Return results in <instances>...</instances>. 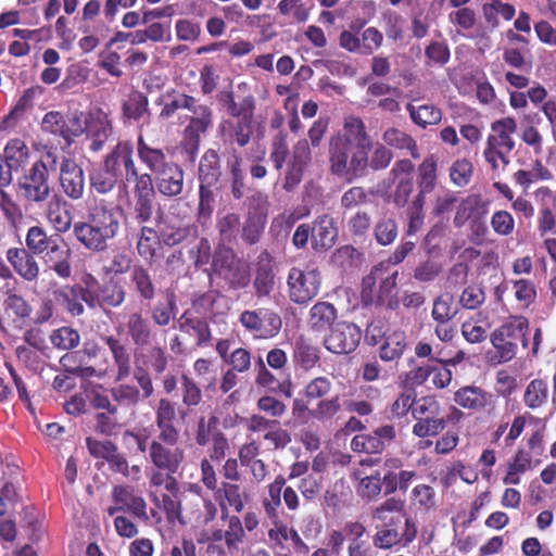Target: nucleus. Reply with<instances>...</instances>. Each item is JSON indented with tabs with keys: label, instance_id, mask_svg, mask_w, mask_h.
<instances>
[{
	"label": "nucleus",
	"instance_id": "obj_54",
	"mask_svg": "<svg viewBox=\"0 0 556 556\" xmlns=\"http://www.w3.org/2000/svg\"><path fill=\"white\" fill-rule=\"evenodd\" d=\"M549 397L548 383L544 379L531 380L523 393V403L530 409H538L547 404Z\"/></svg>",
	"mask_w": 556,
	"mask_h": 556
},
{
	"label": "nucleus",
	"instance_id": "obj_17",
	"mask_svg": "<svg viewBox=\"0 0 556 556\" xmlns=\"http://www.w3.org/2000/svg\"><path fill=\"white\" fill-rule=\"evenodd\" d=\"M456 405L470 412H483L495 415L497 412L498 396L477 386H465L454 393Z\"/></svg>",
	"mask_w": 556,
	"mask_h": 556
},
{
	"label": "nucleus",
	"instance_id": "obj_58",
	"mask_svg": "<svg viewBox=\"0 0 556 556\" xmlns=\"http://www.w3.org/2000/svg\"><path fill=\"white\" fill-rule=\"evenodd\" d=\"M225 103L227 106L228 114L237 119L254 118L255 111V98L249 94L242 98L240 101H236L232 91L225 94Z\"/></svg>",
	"mask_w": 556,
	"mask_h": 556
},
{
	"label": "nucleus",
	"instance_id": "obj_26",
	"mask_svg": "<svg viewBox=\"0 0 556 556\" xmlns=\"http://www.w3.org/2000/svg\"><path fill=\"white\" fill-rule=\"evenodd\" d=\"M135 198V219L138 223H148L151 220L154 212L155 189L153 177H141L134 184Z\"/></svg>",
	"mask_w": 556,
	"mask_h": 556
},
{
	"label": "nucleus",
	"instance_id": "obj_18",
	"mask_svg": "<svg viewBox=\"0 0 556 556\" xmlns=\"http://www.w3.org/2000/svg\"><path fill=\"white\" fill-rule=\"evenodd\" d=\"M362 339V330L353 323H338L325 338V348L334 354H349L356 350Z\"/></svg>",
	"mask_w": 556,
	"mask_h": 556
},
{
	"label": "nucleus",
	"instance_id": "obj_42",
	"mask_svg": "<svg viewBox=\"0 0 556 556\" xmlns=\"http://www.w3.org/2000/svg\"><path fill=\"white\" fill-rule=\"evenodd\" d=\"M220 156L217 150L207 149L201 156L198 169L200 186L214 187L222 178Z\"/></svg>",
	"mask_w": 556,
	"mask_h": 556
},
{
	"label": "nucleus",
	"instance_id": "obj_53",
	"mask_svg": "<svg viewBox=\"0 0 556 556\" xmlns=\"http://www.w3.org/2000/svg\"><path fill=\"white\" fill-rule=\"evenodd\" d=\"M43 91L45 89L38 85L25 89L11 112L4 117L2 122L4 127L12 126L17 118L22 117L28 110H31L35 99L41 96Z\"/></svg>",
	"mask_w": 556,
	"mask_h": 556
},
{
	"label": "nucleus",
	"instance_id": "obj_38",
	"mask_svg": "<svg viewBox=\"0 0 556 556\" xmlns=\"http://www.w3.org/2000/svg\"><path fill=\"white\" fill-rule=\"evenodd\" d=\"M178 323L181 331L197 337L198 348H204L211 343L212 330L206 317L194 315L192 311H185Z\"/></svg>",
	"mask_w": 556,
	"mask_h": 556
},
{
	"label": "nucleus",
	"instance_id": "obj_16",
	"mask_svg": "<svg viewBox=\"0 0 556 556\" xmlns=\"http://www.w3.org/2000/svg\"><path fill=\"white\" fill-rule=\"evenodd\" d=\"M377 532L372 536V544L380 549H391L394 546H408L418 534V528L413 518L406 517L404 530L401 532L397 526L377 525Z\"/></svg>",
	"mask_w": 556,
	"mask_h": 556
},
{
	"label": "nucleus",
	"instance_id": "obj_40",
	"mask_svg": "<svg viewBox=\"0 0 556 556\" xmlns=\"http://www.w3.org/2000/svg\"><path fill=\"white\" fill-rule=\"evenodd\" d=\"M405 516V502L395 496L388 497L371 509V518L378 525L399 526Z\"/></svg>",
	"mask_w": 556,
	"mask_h": 556
},
{
	"label": "nucleus",
	"instance_id": "obj_9",
	"mask_svg": "<svg viewBox=\"0 0 556 556\" xmlns=\"http://www.w3.org/2000/svg\"><path fill=\"white\" fill-rule=\"evenodd\" d=\"M180 434L159 433L149 445V458L156 469L168 473L178 472L185 460V451L178 446Z\"/></svg>",
	"mask_w": 556,
	"mask_h": 556
},
{
	"label": "nucleus",
	"instance_id": "obj_43",
	"mask_svg": "<svg viewBox=\"0 0 556 556\" xmlns=\"http://www.w3.org/2000/svg\"><path fill=\"white\" fill-rule=\"evenodd\" d=\"M292 359L295 366L308 371L319 363V350L302 334L293 343Z\"/></svg>",
	"mask_w": 556,
	"mask_h": 556
},
{
	"label": "nucleus",
	"instance_id": "obj_11",
	"mask_svg": "<svg viewBox=\"0 0 556 556\" xmlns=\"http://www.w3.org/2000/svg\"><path fill=\"white\" fill-rule=\"evenodd\" d=\"M90 406L98 413L94 415V430L103 435H112L121 426L118 409L101 386L87 392Z\"/></svg>",
	"mask_w": 556,
	"mask_h": 556
},
{
	"label": "nucleus",
	"instance_id": "obj_31",
	"mask_svg": "<svg viewBox=\"0 0 556 556\" xmlns=\"http://www.w3.org/2000/svg\"><path fill=\"white\" fill-rule=\"evenodd\" d=\"M312 249L314 251L325 252L336 244L339 235L338 227L329 214L317 216L312 224Z\"/></svg>",
	"mask_w": 556,
	"mask_h": 556
},
{
	"label": "nucleus",
	"instance_id": "obj_10",
	"mask_svg": "<svg viewBox=\"0 0 556 556\" xmlns=\"http://www.w3.org/2000/svg\"><path fill=\"white\" fill-rule=\"evenodd\" d=\"M268 206L267 198L262 193L249 199L248 211L239 232L244 244L251 247L261 241L267 224Z\"/></svg>",
	"mask_w": 556,
	"mask_h": 556
},
{
	"label": "nucleus",
	"instance_id": "obj_15",
	"mask_svg": "<svg viewBox=\"0 0 556 556\" xmlns=\"http://www.w3.org/2000/svg\"><path fill=\"white\" fill-rule=\"evenodd\" d=\"M312 149L307 139L298 140L292 148L290 160L282 178V189L287 192L295 190L303 180L306 168L312 163Z\"/></svg>",
	"mask_w": 556,
	"mask_h": 556
},
{
	"label": "nucleus",
	"instance_id": "obj_50",
	"mask_svg": "<svg viewBox=\"0 0 556 556\" xmlns=\"http://www.w3.org/2000/svg\"><path fill=\"white\" fill-rule=\"evenodd\" d=\"M337 319V308L325 301L315 303L309 309L308 324L314 331L329 329Z\"/></svg>",
	"mask_w": 556,
	"mask_h": 556
},
{
	"label": "nucleus",
	"instance_id": "obj_64",
	"mask_svg": "<svg viewBox=\"0 0 556 556\" xmlns=\"http://www.w3.org/2000/svg\"><path fill=\"white\" fill-rule=\"evenodd\" d=\"M50 342L53 348L67 351L77 348L80 343L79 332L70 326H62L52 330L50 333Z\"/></svg>",
	"mask_w": 556,
	"mask_h": 556
},
{
	"label": "nucleus",
	"instance_id": "obj_36",
	"mask_svg": "<svg viewBox=\"0 0 556 556\" xmlns=\"http://www.w3.org/2000/svg\"><path fill=\"white\" fill-rule=\"evenodd\" d=\"M43 205L46 219L56 233H65L72 228L73 217L61 195L54 193Z\"/></svg>",
	"mask_w": 556,
	"mask_h": 556
},
{
	"label": "nucleus",
	"instance_id": "obj_12",
	"mask_svg": "<svg viewBox=\"0 0 556 556\" xmlns=\"http://www.w3.org/2000/svg\"><path fill=\"white\" fill-rule=\"evenodd\" d=\"M239 323L245 331L258 339L276 337L282 327L280 315L269 308L245 309L239 316Z\"/></svg>",
	"mask_w": 556,
	"mask_h": 556
},
{
	"label": "nucleus",
	"instance_id": "obj_24",
	"mask_svg": "<svg viewBox=\"0 0 556 556\" xmlns=\"http://www.w3.org/2000/svg\"><path fill=\"white\" fill-rule=\"evenodd\" d=\"M59 180L61 190L68 199L77 201L84 197L85 174L74 160L63 159Z\"/></svg>",
	"mask_w": 556,
	"mask_h": 556
},
{
	"label": "nucleus",
	"instance_id": "obj_5",
	"mask_svg": "<svg viewBox=\"0 0 556 556\" xmlns=\"http://www.w3.org/2000/svg\"><path fill=\"white\" fill-rule=\"evenodd\" d=\"M211 270L225 282L228 290H242L251 282L250 265L229 245L217 244Z\"/></svg>",
	"mask_w": 556,
	"mask_h": 556
},
{
	"label": "nucleus",
	"instance_id": "obj_56",
	"mask_svg": "<svg viewBox=\"0 0 556 556\" xmlns=\"http://www.w3.org/2000/svg\"><path fill=\"white\" fill-rule=\"evenodd\" d=\"M341 412L342 405L339 395L320 400L313 407V421L331 425Z\"/></svg>",
	"mask_w": 556,
	"mask_h": 556
},
{
	"label": "nucleus",
	"instance_id": "obj_61",
	"mask_svg": "<svg viewBox=\"0 0 556 556\" xmlns=\"http://www.w3.org/2000/svg\"><path fill=\"white\" fill-rule=\"evenodd\" d=\"M285 484V477L282 475H278L268 485V496L263 500V507L269 519L279 518L278 508L281 505V493Z\"/></svg>",
	"mask_w": 556,
	"mask_h": 556
},
{
	"label": "nucleus",
	"instance_id": "obj_46",
	"mask_svg": "<svg viewBox=\"0 0 556 556\" xmlns=\"http://www.w3.org/2000/svg\"><path fill=\"white\" fill-rule=\"evenodd\" d=\"M226 166L230 176V191L232 198L239 201L244 197L245 176L242 169V157L238 150L232 149L228 152Z\"/></svg>",
	"mask_w": 556,
	"mask_h": 556
},
{
	"label": "nucleus",
	"instance_id": "obj_59",
	"mask_svg": "<svg viewBox=\"0 0 556 556\" xmlns=\"http://www.w3.org/2000/svg\"><path fill=\"white\" fill-rule=\"evenodd\" d=\"M410 119L418 126L426 128L429 125L438 124L442 118V112L432 104L415 106L412 103L406 105Z\"/></svg>",
	"mask_w": 556,
	"mask_h": 556
},
{
	"label": "nucleus",
	"instance_id": "obj_14",
	"mask_svg": "<svg viewBox=\"0 0 556 556\" xmlns=\"http://www.w3.org/2000/svg\"><path fill=\"white\" fill-rule=\"evenodd\" d=\"M108 167L124 177L127 182L139 181L141 177H151V174L139 173L134 159V144L129 141H119L103 161Z\"/></svg>",
	"mask_w": 556,
	"mask_h": 556
},
{
	"label": "nucleus",
	"instance_id": "obj_27",
	"mask_svg": "<svg viewBox=\"0 0 556 556\" xmlns=\"http://www.w3.org/2000/svg\"><path fill=\"white\" fill-rule=\"evenodd\" d=\"M340 139L345 141V143H348L346 146L356 144V147L374 148V142L367 131L366 125L358 116L349 115L344 117L342 130L333 134L329 138L328 143H334Z\"/></svg>",
	"mask_w": 556,
	"mask_h": 556
},
{
	"label": "nucleus",
	"instance_id": "obj_41",
	"mask_svg": "<svg viewBox=\"0 0 556 556\" xmlns=\"http://www.w3.org/2000/svg\"><path fill=\"white\" fill-rule=\"evenodd\" d=\"M416 184L418 192L415 199L426 200L427 193L432 192L438 185V157L434 154L427 155L417 167Z\"/></svg>",
	"mask_w": 556,
	"mask_h": 556
},
{
	"label": "nucleus",
	"instance_id": "obj_33",
	"mask_svg": "<svg viewBox=\"0 0 556 556\" xmlns=\"http://www.w3.org/2000/svg\"><path fill=\"white\" fill-rule=\"evenodd\" d=\"M112 500L114 504L123 507L124 511L143 521L149 520L146 500L137 495L131 486L123 484L115 485L112 490Z\"/></svg>",
	"mask_w": 556,
	"mask_h": 556
},
{
	"label": "nucleus",
	"instance_id": "obj_45",
	"mask_svg": "<svg viewBox=\"0 0 556 556\" xmlns=\"http://www.w3.org/2000/svg\"><path fill=\"white\" fill-rule=\"evenodd\" d=\"M176 403L167 397L159 400L155 407V425L159 433L166 434H180L179 428L175 425L177 418Z\"/></svg>",
	"mask_w": 556,
	"mask_h": 556
},
{
	"label": "nucleus",
	"instance_id": "obj_63",
	"mask_svg": "<svg viewBox=\"0 0 556 556\" xmlns=\"http://www.w3.org/2000/svg\"><path fill=\"white\" fill-rule=\"evenodd\" d=\"M85 130L88 131L90 137L109 138L112 135L113 127L109 115L102 110H96L86 119Z\"/></svg>",
	"mask_w": 556,
	"mask_h": 556
},
{
	"label": "nucleus",
	"instance_id": "obj_7",
	"mask_svg": "<svg viewBox=\"0 0 556 556\" xmlns=\"http://www.w3.org/2000/svg\"><path fill=\"white\" fill-rule=\"evenodd\" d=\"M136 384L119 382L105 390L116 408H136L143 400L154 394L151 374L143 367H137L134 372Z\"/></svg>",
	"mask_w": 556,
	"mask_h": 556
},
{
	"label": "nucleus",
	"instance_id": "obj_4",
	"mask_svg": "<svg viewBox=\"0 0 556 556\" xmlns=\"http://www.w3.org/2000/svg\"><path fill=\"white\" fill-rule=\"evenodd\" d=\"M346 144L341 139L334 143H328L329 170L333 176L352 182L366 176L372 149Z\"/></svg>",
	"mask_w": 556,
	"mask_h": 556
},
{
	"label": "nucleus",
	"instance_id": "obj_8",
	"mask_svg": "<svg viewBox=\"0 0 556 556\" xmlns=\"http://www.w3.org/2000/svg\"><path fill=\"white\" fill-rule=\"evenodd\" d=\"M220 417L213 412L208 417L200 416L193 433L194 443L200 447H207V454L215 462L223 460L229 452L230 445L226 434L219 428Z\"/></svg>",
	"mask_w": 556,
	"mask_h": 556
},
{
	"label": "nucleus",
	"instance_id": "obj_39",
	"mask_svg": "<svg viewBox=\"0 0 556 556\" xmlns=\"http://www.w3.org/2000/svg\"><path fill=\"white\" fill-rule=\"evenodd\" d=\"M129 285L132 291L143 302H152L157 293V288L150 270L141 265H134L129 274Z\"/></svg>",
	"mask_w": 556,
	"mask_h": 556
},
{
	"label": "nucleus",
	"instance_id": "obj_22",
	"mask_svg": "<svg viewBox=\"0 0 556 556\" xmlns=\"http://www.w3.org/2000/svg\"><path fill=\"white\" fill-rule=\"evenodd\" d=\"M214 498L218 503L220 513H224L226 508V511L230 513V509H232L236 514H240L250 503L251 495L238 482L222 481L214 491Z\"/></svg>",
	"mask_w": 556,
	"mask_h": 556
},
{
	"label": "nucleus",
	"instance_id": "obj_25",
	"mask_svg": "<svg viewBox=\"0 0 556 556\" xmlns=\"http://www.w3.org/2000/svg\"><path fill=\"white\" fill-rule=\"evenodd\" d=\"M33 254L25 248H9L5 252L8 263L21 279L35 282L40 275V265Z\"/></svg>",
	"mask_w": 556,
	"mask_h": 556
},
{
	"label": "nucleus",
	"instance_id": "obj_13",
	"mask_svg": "<svg viewBox=\"0 0 556 556\" xmlns=\"http://www.w3.org/2000/svg\"><path fill=\"white\" fill-rule=\"evenodd\" d=\"M289 299L295 304H306L319 292L321 277L318 269L303 270L292 267L288 278Z\"/></svg>",
	"mask_w": 556,
	"mask_h": 556
},
{
	"label": "nucleus",
	"instance_id": "obj_20",
	"mask_svg": "<svg viewBox=\"0 0 556 556\" xmlns=\"http://www.w3.org/2000/svg\"><path fill=\"white\" fill-rule=\"evenodd\" d=\"M0 293L3 295L2 307L4 314L15 326L22 327L31 317V304L17 291L16 286L11 282H5L0 288Z\"/></svg>",
	"mask_w": 556,
	"mask_h": 556
},
{
	"label": "nucleus",
	"instance_id": "obj_55",
	"mask_svg": "<svg viewBox=\"0 0 556 556\" xmlns=\"http://www.w3.org/2000/svg\"><path fill=\"white\" fill-rule=\"evenodd\" d=\"M119 177L103 162L102 166L89 175L90 189L99 194L110 193L116 186Z\"/></svg>",
	"mask_w": 556,
	"mask_h": 556
},
{
	"label": "nucleus",
	"instance_id": "obj_57",
	"mask_svg": "<svg viewBox=\"0 0 556 556\" xmlns=\"http://www.w3.org/2000/svg\"><path fill=\"white\" fill-rule=\"evenodd\" d=\"M100 307L105 308H117L123 305L126 300L125 288L116 281H109L101 286H98Z\"/></svg>",
	"mask_w": 556,
	"mask_h": 556
},
{
	"label": "nucleus",
	"instance_id": "obj_29",
	"mask_svg": "<svg viewBox=\"0 0 556 556\" xmlns=\"http://www.w3.org/2000/svg\"><path fill=\"white\" fill-rule=\"evenodd\" d=\"M101 340L108 346L114 364V380L122 382L131 375V356L129 348L117 337L104 336Z\"/></svg>",
	"mask_w": 556,
	"mask_h": 556
},
{
	"label": "nucleus",
	"instance_id": "obj_34",
	"mask_svg": "<svg viewBox=\"0 0 556 556\" xmlns=\"http://www.w3.org/2000/svg\"><path fill=\"white\" fill-rule=\"evenodd\" d=\"M73 236L86 250L90 252L105 251L108 249V242L112 240L87 219L73 224Z\"/></svg>",
	"mask_w": 556,
	"mask_h": 556
},
{
	"label": "nucleus",
	"instance_id": "obj_6",
	"mask_svg": "<svg viewBox=\"0 0 556 556\" xmlns=\"http://www.w3.org/2000/svg\"><path fill=\"white\" fill-rule=\"evenodd\" d=\"M529 321L526 317L517 316L496 328L491 333V343L494 346L498 363L511 361L518 346L528 348Z\"/></svg>",
	"mask_w": 556,
	"mask_h": 556
},
{
	"label": "nucleus",
	"instance_id": "obj_21",
	"mask_svg": "<svg viewBox=\"0 0 556 556\" xmlns=\"http://www.w3.org/2000/svg\"><path fill=\"white\" fill-rule=\"evenodd\" d=\"M486 213L488 206L483 202L481 194H469L459 202L454 216V225L463 227L466 223L470 222L472 230L478 231L479 228H482L485 231L486 227L482 219Z\"/></svg>",
	"mask_w": 556,
	"mask_h": 556
},
{
	"label": "nucleus",
	"instance_id": "obj_44",
	"mask_svg": "<svg viewBox=\"0 0 556 556\" xmlns=\"http://www.w3.org/2000/svg\"><path fill=\"white\" fill-rule=\"evenodd\" d=\"M53 300L56 305L63 308L72 317H78L85 314V306L80 303L77 283L63 285L52 291Z\"/></svg>",
	"mask_w": 556,
	"mask_h": 556
},
{
	"label": "nucleus",
	"instance_id": "obj_48",
	"mask_svg": "<svg viewBox=\"0 0 556 556\" xmlns=\"http://www.w3.org/2000/svg\"><path fill=\"white\" fill-rule=\"evenodd\" d=\"M241 218L238 213L226 212L218 214L216 219V230L218 233V244L229 245L235 243L240 232Z\"/></svg>",
	"mask_w": 556,
	"mask_h": 556
},
{
	"label": "nucleus",
	"instance_id": "obj_19",
	"mask_svg": "<svg viewBox=\"0 0 556 556\" xmlns=\"http://www.w3.org/2000/svg\"><path fill=\"white\" fill-rule=\"evenodd\" d=\"M41 129L54 136L62 137L68 144L74 138L84 132L81 119L77 115L65 116L61 112L50 111L45 114L41 122Z\"/></svg>",
	"mask_w": 556,
	"mask_h": 556
},
{
	"label": "nucleus",
	"instance_id": "obj_49",
	"mask_svg": "<svg viewBox=\"0 0 556 556\" xmlns=\"http://www.w3.org/2000/svg\"><path fill=\"white\" fill-rule=\"evenodd\" d=\"M382 140L386 146L397 150H406L413 159H419L420 152L417 141L407 132L390 127L382 134Z\"/></svg>",
	"mask_w": 556,
	"mask_h": 556
},
{
	"label": "nucleus",
	"instance_id": "obj_60",
	"mask_svg": "<svg viewBox=\"0 0 556 556\" xmlns=\"http://www.w3.org/2000/svg\"><path fill=\"white\" fill-rule=\"evenodd\" d=\"M220 519L227 523L226 532V546L228 549L236 548L239 543L245 539V531L241 518L237 514H230L224 509L220 513Z\"/></svg>",
	"mask_w": 556,
	"mask_h": 556
},
{
	"label": "nucleus",
	"instance_id": "obj_1",
	"mask_svg": "<svg viewBox=\"0 0 556 556\" xmlns=\"http://www.w3.org/2000/svg\"><path fill=\"white\" fill-rule=\"evenodd\" d=\"M167 99L160 112L162 118H172L179 110H187L191 113L185 117L188 124L184 129L180 149L185 159L193 163L199 152L202 135L213 127V110L206 104H201L199 99L193 96L178 92L175 89L167 92Z\"/></svg>",
	"mask_w": 556,
	"mask_h": 556
},
{
	"label": "nucleus",
	"instance_id": "obj_62",
	"mask_svg": "<svg viewBox=\"0 0 556 556\" xmlns=\"http://www.w3.org/2000/svg\"><path fill=\"white\" fill-rule=\"evenodd\" d=\"M399 273L392 269L389 264H378L377 281L379 282L378 298L379 305H384L386 298L392 294L397 285Z\"/></svg>",
	"mask_w": 556,
	"mask_h": 556
},
{
	"label": "nucleus",
	"instance_id": "obj_47",
	"mask_svg": "<svg viewBox=\"0 0 556 556\" xmlns=\"http://www.w3.org/2000/svg\"><path fill=\"white\" fill-rule=\"evenodd\" d=\"M407 349V336L405 331L396 329L387 334L379 349V357L384 362L400 359Z\"/></svg>",
	"mask_w": 556,
	"mask_h": 556
},
{
	"label": "nucleus",
	"instance_id": "obj_3",
	"mask_svg": "<svg viewBox=\"0 0 556 556\" xmlns=\"http://www.w3.org/2000/svg\"><path fill=\"white\" fill-rule=\"evenodd\" d=\"M491 132L486 139L483 157L492 170V179L500 175L510 164V154L516 147L514 134L517 122L513 116H506L491 123Z\"/></svg>",
	"mask_w": 556,
	"mask_h": 556
},
{
	"label": "nucleus",
	"instance_id": "obj_35",
	"mask_svg": "<svg viewBox=\"0 0 556 556\" xmlns=\"http://www.w3.org/2000/svg\"><path fill=\"white\" fill-rule=\"evenodd\" d=\"M137 156L152 177L173 162L164 149L152 146L141 134L137 138Z\"/></svg>",
	"mask_w": 556,
	"mask_h": 556
},
{
	"label": "nucleus",
	"instance_id": "obj_37",
	"mask_svg": "<svg viewBox=\"0 0 556 556\" xmlns=\"http://www.w3.org/2000/svg\"><path fill=\"white\" fill-rule=\"evenodd\" d=\"M126 330L132 344L137 348L148 346L153 338V326L139 311H134L126 316Z\"/></svg>",
	"mask_w": 556,
	"mask_h": 556
},
{
	"label": "nucleus",
	"instance_id": "obj_32",
	"mask_svg": "<svg viewBox=\"0 0 556 556\" xmlns=\"http://www.w3.org/2000/svg\"><path fill=\"white\" fill-rule=\"evenodd\" d=\"M42 255L46 264L58 277L68 279L72 276V250L63 238L56 240Z\"/></svg>",
	"mask_w": 556,
	"mask_h": 556
},
{
	"label": "nucleus",
	"instance_id": "obj_23",
	"mask_svg": "<svg viewBox=\"0 0 556 556\" xmlns=\"http://www.w3.org/2000/svg\"><path fill=\"white\" fill-rule=\"evenodd\" d=\"M87 220L111 239H114L119 231V214L117 206L113 203H106L103 200L96 202L88 208Z\"/></svg>",
	"mask_w": 556,
	"mask_h": 556
},
{
	"label": "nucleus",
	"instance_id": "obj_52",
	"mask_svg": "<svg viewBox=\"0 0 556 556\" xmlns=\"http://www.w3.org/2000/svg\"><path fill=\"white\" fill-rule=\"evenodd\" d=\"M60 238L59 233L49 236L42 226L35 225L27 230L25 249L33 254L42 255Z\"/></svg>",
	"mask_w": 556,
	"mask_h": 556
},
{
	"label": "nucleus",
	"instance_id": "obj_51",
	"mask_svg": "<svg viewBox=\"0 0 556 556\" xmlns=\"http://www.w3.org/2000/svg\"><path fill=\"white\" fill-rule=\"evenodd\" d=\"M180 396L186 410L179 409V416L184 419L188 413L193 412L203 401V393L198 383L187 375L180 377Z\"/></svg>",
	"mask_w": 556,
	"mask_h": 556
},
{
	"label": "nucleus",
	"instance_id": "obj_2",
	"mask_svg": "<svg viewBox=\"0 0 556 556\" xmlns=\"http://www.w3.org/2000/svg\"><path fill=\"white\" fill-rule=\"evenodd\" d=\"M58 156L48 150L17 179L16 191L25 204L43 206L54 193L50 182V172L56 169Z\"/></svg>",
	"mask_w": 556,
	"mask_h": 556
},
{
	"label": "nucleus",
	"instance_id": "obj_30",
	"mask_svg": "<svg viewBox=\"0 0 556 556\" xmlns=\"http://www.w3.org/2000/svg\"><path fill=\"white\" fill-rule=\"evenodd\" d=\"M185 173L180 165L175 162L153 176V185L164 197L175 198L182 193Z\"/></svg>",
	"mask_w": 556,
	"mask_h": 556
},
{
	"label": "nucleus",
	"instance_id": "obj_28",
	"mask_svg": "<svg viewBox=\"0 0 556 556\" xmlns=\"http://www.w3.org/2000/svg\"><path fill=\"white\" fill-rule=\"evenodd\" d=\"M274 263L275 258L267 250L262 251L257 256L253 288L258 299L268 296L275 289Z\"/></svg>",
	"mask_w": 556,
	"mask_h": 556
}]
</instances>
